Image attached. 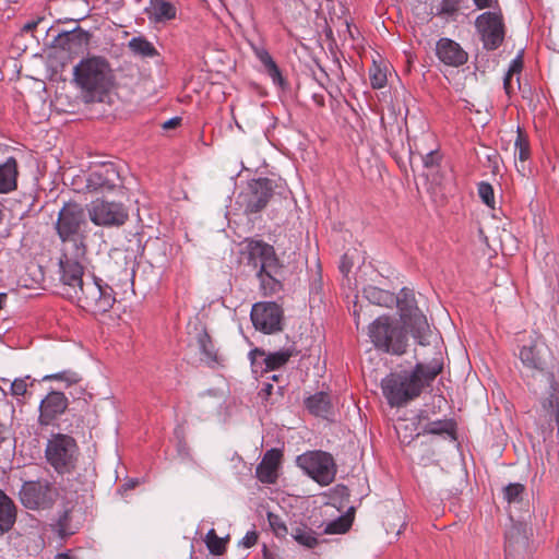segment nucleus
I'll list each match as a JSON object with an SVG mask.
<instances>
[{
  "mask_svg": "<svg viewBox=\"0 0 559 559\" xmlns=\"http://www.w3.org/2000/svg\"><path fill=\"white\" fill-rule=\"evenodd\" d=\"M3 440H4V427L0 423V444L3 442Z\"/></svg>",
  "mask_w": 559,
  "mask_h": 559,
  "instance_id": "56",
  "label": "nucleus"
},
{
  "mask_svg": "<svg viewBox=\"0 0 559 559\" xmlns=\"http://www.w3.org/2000/svg\"><path fill=\"white\" fill-rule=\"evenodd\" d=\"M86 227L87 219L82 205L69 202L61 207L55 224L62 242L59 267L75 273L80 269V261H86Z\"/></svg>",
  "mask_w": 559,
  "mask_h": 559,
  "instance_id": "2",
  "label": "nucleus"
},
{
  "mask_svg": "<svg viewBox=\"0 0 559 559\" xmlns=\"http://www.w3.org/2000/svg\"><path fill=\"white\" fill-rule=\"evenodd\" d=\"M128 48L133 55L141 58H154L159 55L154 45L144 36L132 37L128 43Z\"/></svg>",
  "mask_w": 559,
  "mask_h": 559,
  "instance_id": "30",
  "label": "nucleus"
},
{
  "mask_svg": "<svg viewBox=\"0 0 559 559\" xmlns=\"http://www.w3.org/2000/svg\"><path fill=\"white\" fill-rule=\"evenodd\" d=\"M298 352L294 347L281 349L274 353L266 354L264 349L254 348L250 352V358L252 362L257 359V357H260L263 359V362L265 365V370H276L284 365L287 364V361L290 359V357L297 355Z\"/></svg>",
  "mask_w": 559,
  "mask_h": 559,
  "instance_id": "21",
  "label": "nucleus"
},
{
  "mask_svg": "<svg viewBox=\"0 0 559 559\" xmlns=\"http://www.w3.org/2000/svg\"><path fill=\"white\" fill-rule=\"evenodd\" d=\"M438 59L449 67H461L467 62L468 53L453 39L442 37L436 44Z\"/></svg>",
  "mask_w": 559,
  "mask_h": 559,
  "instance_id": "19",
  "label": "nucleus"
},
{
  "mask_svg": "<svg viewBox=\"0 0 559 559\" xmlns=\"http://www.w3.org/2000/svg\"><path fill=\"white\" fill-rule=\"evenodd\" d=\"M198 344L203 355V360H205L206 364L212 365L218 362L217 350L206 331H201L198 334Z\"/></svg>",
  "mask_w": 559,
  "mask_h": 559,
  "instance_id": "32",
  "label": "nucleus"
},
{
  "mask_svg": "<svg viewBox=\"0 0 559 559\" xmlns=\"http://www.w3.org/2000/svg\"><path fill=\"white\" fill-rule=\"evenodd\" d=\"M523 68V59H522V52H520L510 63L509 70L503 79V86L506 90V93L510 95L512 93L511 88V81L513 74H519Z\"/></svg>",
  "mask_w": 559,
  "mask_h": 559,
  "instance_id": "38",
  "label": "nucleus"
},
{
  "mask_svg": "<svg viewBox=\"0 0 559 559\" xmlns=\"http://www.w3.org/2000/svg\"><path fill=\"white\" fill-rule=\"evenodd\" d=\"M41 380L43 381H52V380L62 381L67 384V386H69V385L79 383L82 380V378L78 372H75L73 370H63V371H60L57 373L44 376Z\"/></svg>",
  "mask_w": 559,
  "mask_h": 559,
  "instance_id": "36",
  "label": "nucleus"
},
{
  "mask_svg": "<svg viewBox=\"0 0 559 559\" xmlns=\"http://www.w3.org/2000/svg\"><path fill=\"white\" fill-rule=\"evenodd\" d=\"M525 487L520 483H511L503 488V498L509 503H520L523 499Z\"/></svg>",
  "mask_w": 559,
  "mask_h": 559,
  "instance_id": "37",
  "label": "nucleus"
},
{
  "mask_svg": "<svg viewBox=\"0 0 559 559\" xmlns=\"http://www.w3.org/2000/svg\"><path fill=\"white\" fill-rule=\"evenodd\" d=\"M307 409L318 417L328 418L331 414L332 404L330 395L325 392H317L305 401Z\"/></svg>",
  "mask_w": 559,
  "mask_h": 559,
  "instance_id": "27",
  "label": "nucleus"
},
{
  "mask_svg": "<svg viewBox=\"0 0 559 559\" xmlns=\"http://www.w3.org/2000/svg\"><path fill=\"white\" fill-rule=\"evenodd\" d=\"M90 219L97 226H121L128 219V211L122 203L96 200L87 209Z\"/></svg>",
  "mask_w": 559,
  "mask_h": 559,
  "instance_id": "15",
  "label": "nucleus"
},
{
  "mask_svg": "<svg viewBox=\"0 0 559 559\" xmlns=\"http://www.w3.org/2000/svg\"><path fill=\"white\" fill-rule=\"evenodd\" d=\"M272 389H273V385H272V384H270V383H267V384L265 385L264 391H265L267 394H271Z\"/></svg>",
  "mask_w": 559,
  "mask_h": 559,
  "instance_id": "58",
  "label": "nucleus"
},
{
  "mask_svg": "<svg viewBox=\"0 0 559 559\" xmlns=\"http://www.w3.org/2000/svg\"><path fill=\"white\" fill-rule=\"evenodd\" d=\"M456 11V4L451 0H443L441 3V12L452 14Z\"/></svg>",
  "mask_w": 559,
  "mask_h": 559,
  "instance_id": "47",
  "label": "nucleus"
},
{
  "mask_svg": "<svg viewBox=\"0 0 559 559\" xmlns=\"http://www.w3.org/2000/svg\"><path fill=\"white\" fill-rule=\"evenodd\" d=\"M228 536L218 537L215 530L211 528L205 535V545L212 555L221 556L226 551Z\"/></svg>",
  "mask_w": 559,
  "mask_h": 559,
  "instance_id": "34",
  "label": "nucleus"
},
{
  "mask_svg": "<svg viewBox=\"0 0 559 559\" xmlns=\"http://www.w3.org/2000/svg\"><path fill=\"white\" fill-rule=\"evenodd\" d=\"M41 19L28 21L21 27V31L23 33H29L37 27Z\"/></svg>",
  "mask_w": 559,
  "mask_h": 559,
  "instance_id": "50",
  "label": "nucleus"
},
{
  "mask_svg": "<svg viewBox=\"0 0 559 559\" xmlns=\"http://www.w3.org/2000/svg\"><path fill=\"white\" fill-rule=\"evenodd\" d=\"M478 9L495 8L498 0H473Z\"/></svg>",
  "mask_w": 559,
  "mask_h": 559,
  "instance_id": "48",
  "label": "nucleus"
},
{
  "mask_svg": "<svg viewBox=\"0 0 559 559\" xmlns=\"http://www.w3.org/2000/svg\"><path fill=\"white\" fill-rule=\"evenodd\" d=\"M73 75L88 102L103 100L112 84L110 66L103 57L94 56L81 60L74 67Z\"/></svg>",
  "mask_w": 559,
  "mask_h": 559,
  "instance_id": "5",
  "label": "nucleus"
},
{
  "mask_svg": "<svg viewBox=\"0 0 559 559\" xmlns=\"http://www.w3.org/2000/svg\"><path fill=\"white\" fill-rule=\"evenodd\" d=\"M21 503L28 510H48L58 498V490L47 479L24 481L19 490Z\"/></svg>",
  "mask_w": 559,
  "mask_h": 559,
  "instance_id": "10",
  "label": "nucleus"
},
{
  "mask_svg": "<svg viewBox=\"0 0 559 559\" xmlns=\"http://www.w3.org/2000/svg\"><path fill=\"white\" fill-rule=\"evenodd\" d=\"M247 264L257 271L264 296L278 294L283 289V266L271 245L262 240H250L247 245Z\"/></svg>",
  "mask_w": 559,
  "mask_h": 559,
  "instance_id": "4",
  "label": "nucleus"
},
{
  "mask_svg": "<svg viewBox=\"0 0 559 559\" xmlns=\"http://www.w3.org/2000/svg\"><path fill=\"white\" fill-rule=\"evenodd\" d=\"M350 526V522L344 516H340L338 519L331 521L324 528L326 534H343Z\"/></svg>",
  "mask_w": 559,
  "mask_h": 559,
  "instance_id": "41",
  "label": "nucleus"
},
{
  "mask_svg": "<svg viewBox=\"0 0 559 559\" xmlns=\"http://www.w3.org/2000/svg\"><path fill=\"white\" fill-rule=\"evenodd\" d=\"M282 453L277 449L267 450L261 461V463L257 466L255 473L257 477L265 484H273L277 478V466L281 461Z\"/></svg>",
  "mask_w": 559,
  "mask_h": 559,
  "instance_id": "22",
  "label": "nucleus"
},
{
  "mask_svg": "<svg viewBox=\"0 0 559 559\" xmlns=\"http://www.w3.org/2000/svg\"><path fill=\"white\" fill-rule=\"evenodd\" d=\"M144 13L153 24H165L177 15L176 5L169 0H150Z\"/></svg>",
  "mask_w": 559,
  "mask_h": 559,
  "instance_id": "20",
  "label": "nucleus"
},
{
  "mask_svg": "<svg viewBox=\"0 0 559 559\" xmlns=\"http://www.w3.org/2000/svg\"><path fill=\"white\" fill-rule=\"evenodd\" d=\"M455 428L456 425L452 419L430 420L421 426V430H419L417 435H447L455 439Z\"/></svg>",
  "mask_w": 559,
  "mask_h": 559,
  "instance_id": "28",
  "label": "nucleus"
},
{
  "mask_svg": "<svg viewBox=\"0 0 559 559\" xmlns=\"http://www.w3.org/2000/svg\"><path fill=\"white\" fill-rule=\"evenodd\" d=\"M121 185L119 171L112 164L92 170L86 178V188L93 192L111 191Z\"/></svg>",
  "mask_w": 559,
  "mask_h": 559,
  "instance_id": "18",
  "label": "nucleus"
},
{
  "mask_svg": "<svg viewBox=\"0 0 559 559\" xmlns=\"http://www.w3.org/2000/svg\"><path fill=\"white\" fill-rule=\"evenodd\" d=\"M29 377L25 378H17L10 384L11 394L15 397L24 396L27 391V379Z\"/></svg>",
  "mask_w": 559,
  "mask_h": 559,
  "instance_id": "43",
  "label": "nucleus"
},
{
  "mask_svg": "<svg viewBox=\"0 0 559 559\" xmlns=\"http://www.w3.org/2000/svg\"><path fill=\"white\" fill-rule=\"evenodd\" d=\"M16 521V507L13 500L0 489V535L8 533Z\"/></svg>",
  "mask_w": 559,
  "mask_h": 559,
  "instance_id": "26",
  "label": "nucleus"
},
{
  "mask_svg": "<svg viewBox=\"0 0 559 559\" xmlns=\"http://www.w3.org/2000/svg\"><path fill=\"white\" fill-rule=\"evenodd\" d=\"M180 122H181V118H179V117L170 118L163 123V129H165V130L174 129V128L178 127L180 124Z\"/></svg>",
  "mask_w": 559,
  "mask_h": 559,
  "instance_id": "51",
  "label": "nucleus"
},
{
  "mask_svg": "<svg viewBox=\"0 0 559 559\" xmlns=\"http://www.w3.org/2000/svg\"><path fill=\"white\" fill-rule=\"evenodd\" d=\"M352 264L353 263L349 261L348 253H345L340 265L341 272L343 274H347L350 271Z\"/></svg>",
  "mask_w": 559,
  "mask_h": 559,
  "instance_id": "49",
  "label": "nucleus"
},
{
  "mask_svg": "<svg viewBox=\"0 0 559 559\" xmlns=\"http://www.w3.org/2000/svg\"><path fill=\"white\" fill-rule=\"evenodd\" d=\"M416 356H423L424 358H426L427 354H426V353L418 354V353L416 352Z\"/></svg>",
  "mask_w": 559,
  "mask_h": 559,
  "instance_id": "59",
  "label": "nucleus"
},
{
  "mask_svg": "<svg viewBox=\"0 0 559 559\" xmlns=\"http://www.w3.org/2000/svg\"><path fill=\"white\" fill-rule=\"evenodd\" d=\"M416 419H417V425H418L419 430H421V426L425 423L430 421L427 411H419V413L416 416Z\"/></svg>",
  "mask_w": 559,
  "mask_h": 559,
  "instance_id": "52",
  "label": "nucleus"
},
{
  "mask_svg": "<svg viewBox=\"0 0 559 559\" xmlns=\"http://www.w3.org/2000/svg\"><path fill=\"white\" fill-rule=\"evenodd\" d=\"M273 194V182L269 178H259L249 185V192L245 194V212L258 213L264 209Z\"/></svg>",
  "mask_w": 559,
  "mask_h": 559,
  "instance_id": "16",
  "label": "nucleus"
},
{
  "mask_svg": "<svg viewBox=\"0 0 559 559\" xmlns=\"http://www.w3.org/2000/svg\"><path fill=\"white\" fill-rule=\"evenodd\" d=\"M250 317L253 326L265 334H273L283 329L284 311L275 301L255 302Z\"/></svg>",
  "mask_w": 559,
  "mask_h": 559,
  "instance_id": "14",
  "label": "nucleus"
},
{
  "mask_svg": "<svg viewBox=\"0 0 559 559\" xmlns=\"http://www.w3.org/2000/svg\"><path fill=\"white\" fill-rule=\"evenodd\" d=\"M55 530L58 533V535L62 538L73 535L75 533L76 527H74L71 524V516L69 510H64L62 513L59 514V518L55 525Z\"/></svg>",
  "mask_w": 559,
  "mask_h": 559,
  "instance_id": "35",
  "label": "nucleus"
},
{
  "mask_svg": "<svg viewBox=\"0 0 559 559\" xmlns=\"http://www.w3.org/2000/svg\"><path fill=\"white\" fill-rule=\"evenodd\" d=\"M272 379H273V380H275V381H277L278 376L274 374V376L272 377Z\"/></svg>",
  "mask_w": 559,
  "mask_h": 559,
  "instance_id": "60",
  "label": "nucleus"
},
{
  "mask_svg": "<svg viewBox=\"0 0 559 559\" xmlns=\"http://www.w3.org/2000/svg\"><path fill=\"white\" fill-rule=\"evenodd\" d=\"M8 295L5 293H0V310L4 307Z\"/></svg>",
  "mask_w": 559,
  "mask_h": 559,
  "instance_id": "55",
  "label": "nucleus"
},
{
  "mask_svg": "<svg viewBox=\"0 0 559 559\" xmlns=\"http://www.w3.org/2000/svg\"><path fill=\"white\" fill-rule=\"evenodd\" d=\"M263 557H264V559H275V558L273 557V555H272V554H270V552L266 550V547H264V550H263Z\"/></svg>",
  "mask_w": 559,
  "mask_h": 559,
  "instance_id": "57",
  "label": "nucleus"
},
{
  "mask_svg": "<svg viewBox=\"0 0 559 559\" xmlns=\"http://www.w3.org/2000/svg\"><path fill=\"white\" fill-rule=\"evenodd\" d=\"M420 158L424 164V167L426 168H435L436 166H438L440 159L437 151H430L425 155H420Z\"/></svg>",
  "mask_w": 559,
  "mask_h": 559,
  "instance_id": "45",
  "label": "nucleus"
},
{
  "mask_svg": "<svg viewBox=\"0 0 559 559\" xmlns=\"http://www.w3.org/2000/svg\"><path fill=\"white\" fill-rule=\"evenodd\" d=\"M258 542V533L255 531H249L238 543L243 548H251Z\"/></svg>",
  "mask_w": 559,
  "mask_h": 559,
  "instance_id": "46",
  "label": "nucleus"
},
{
  "mask_svg": "<svg viewBox=\"0 0 559 559\" xmlns=\"http://www.w3.org/2000/svg\"><path fill=\"white\" fill-rule=\"evenodd\" d=\"M17 160L10 156L0 164V194H8L17 188Z\"/></svg>",
  "mask_w": 559,
  "mask_h": 559,
  "instance_id": "25",
  "label": "nucleus"
},
{
  "mask_svg": "<svg viewBox=\"0 0 559 559\" xmlns=\"http://www.w3.org/2000/svg\"><path fill=\"white\" fill-rule=\"evenodd\" d=\"M297 465L321 486L330 485L336 475L333 456L324 451H309L296 459Z\"/></svg>",
  "mask_w": 559,
  "mask_h": 559,
  "instance_id": "9",
  "label": "nucleus"
},
{
  "mask_svg": "<svg viewBox=\"0 0 559 559\" xmlns=\"http://www.w3.org/2000/svg\"><path fill=\"white\" fill-rule=\"evenodd\" d=\"M68 397L60 391L49 392L39 404L38 423L40 426H50L67 411Z\"/></svg>",
  "mask_w": 559,
  "mask_h": 559,
  "instance_id": "17",
  "label": "nucleus"
},
{
  "mask_svg": "<svg viewBox=\"0 0 559 559\" xmlns=\"http://www.w3.org/2000/svg\"><path fill=\"white\" fill-rule=\"evenodd\" d=\"M79 448L73 437L56 433L47 442L45 456L58 474H67L74 469Z\"/></svg>",
  "mask_w": 559,
  "mask_h": 559,
  "instance_id": "8",
  "label": "nucleus"
},
{
  "mask_svg": "<svg viewBox=\"0 0 559 559\" xmlns=\"http://www.w3.org/2000/svg\"><path fill=\"white\" fill-rule=\"evenodd\" d=\"M84 262L80 261V269L75 273L66 267H59L60 294L78 302L88 312L105 313L116 301L114 290L106 284L102 285V281L95 277L84 280Z\"/></svg>",
  "mask_w": 559,
  "mask_h": 559,
  "instance_id": "3",
  "label": "nucleus"
},
{
  "mask_svg": "<svg viewBox=\"0 0 559 559\" xmlns=\"http://www.w3.org/2000/svg\"><path fill=\"white\" fill-rule=\"evenodd\" d=\"M90 37L91 35L88 32L82 29L81 27H76L72 31L59 34L56 38V41L57 46L60 48L70 52H75L88 45Z\"/></svg>",
  "mask_w": 559,
  "mask_h": 559,
  "instance_id": "23",
  "label": "nucleus"
},
{
  "mask_svg": "<svg viewBox=\"0 0 559 559\" xmlns=\"http://www.w3.org/2000/svg\"><path fill=\"white\" fill-rule=\"evenodd\" d=\"M290 535L298 544L308 548H313L318 544L314 532L306 526L294 527Z\"/></svg>",
  "mask_w": 559,
  "mask_h": 559,
  "instance_id": "33",
  "label": "nucleus"
},
{
  "mask_svg": "<svg viewBox=\"0 0 559 559\" xmlns=\"http://www.w3.org/2000/svg\"><path fill=\"white\" fill-rule=\"evenodd\" d=\"M138 485H139V479L131 478L121 486V489L124 491L131 490V489L135 488Z\"/></svg>",
  "mask_w": 559,
  "mask_h": 559,
  "instance_id": "53",
  "label": "nucleus"
},
{
  "mask_svg": "<svg viewBox=\"0 0 559 559\" xmlns=\"http://www.w3.org/2000/svg\"><path fill=\"white\" fill-rule=\"evenodd\" d=\"M519 357L526 368L543 372L547 369L551 352L544 337L533 332L520 348Z\"/></svg>",
  "mask_w": 559,
  "mask_h": 559,
  "instance_id": "13",
  "label": "nucleus"
},
{
  "mask_svg": "<svg viewBox=\"0 0 559 559\" xmlns=\"http://www.w3.org/2000/svg\"><path fill=\"white\" fill-rule=\"evenodd\" d=\"M515 153L521 162H525L530 157V145L523 134L518 131V135L514 142Z\"/></svg>",
  "mask_w": 559,
  "mask_h": 559,
  "instance_id": "42",
  "label": "nucleus"
},
{
  "mask_svg": "<svg viewBox=\"0 0 559 559\" xmlns=\"http://www.w3.org/2000/svg\"><path fill=\"white\" fill-rule=\"evenodd\" d=\"M527 538L522 533L521 527L518 525H513L506 533V542H504V552L506 559H509L513 552L523 549L526 547Z\"/></svg>",
  "mask_w": 559,
  "mask_h": 559,
  "instance_id": "29",
  "label": "nucleus"
},
{
  "mask_svg": "<svg viewBox=\"0 0 559 559\" xmlns=\"http://www.w3.org/2000/svg\"><path fill=\"white\" fill-rule=\"evenodd\" d=\"M442 348L443 346L429 347L431 358L428 362L418 361L412 370L391 372L382 379V393L391 407H401L417 399L442 372Z\"/></svg>",
  "mask_w": 559,
  "mask_h": 559,
  "instance_id": "1",
  "label": "nucleus"
},
{
  "mask_svg": "<svg viewBox=\"0 0 559 559\" xmlns=\"http://www.w3.org/2000/svg\"><path fill=\"white\" fill-rule=\"evenodd\" d=\"M549 389L539 400L537 408L540 428L544 433L551 435L557 426L559 437V384L554 373H548Z\"/></svg>",
  "mask_w": 559,
  "mask_h": 559,
  "instance_id": "11",
  "label": "nucleus"
},
{
  "mask_svg": "<svg viewBox=\"0 0 559 559\" xmlns=\"http://www.w3.org/2000/svg\"><path fill=\"white\" fill-rule=\"evenodd\" d=\"M368 336L381 352L401 356L406 352L408 336L405 328L389 316H380L368 326Z\"/></svg>",
  "mask_w": 559,
  "mask_h": 559,
  "instance_id": "7",
  "label": "nucleus"
},
{
  "mask_svg": "<svg viewBox=\"0 0 559 559\" xmlns=\"http://www.w3.org/2000/svg\"><path fill=\"white\" fill-rule=\"evenodd\" d=\"M475 27L487 50L497 49L504 39V24L500 10L487 11L476 17Z\"/></svg>",
  "mask_w": 559,
  "mask_h": 559,
  "instance_id": "12",
  "label": "nucleus"
},
{
  "mask_svg": "<svg viewBox=\"0 0 559 559\" xmlns=\"http://www.w3.org/2000/svg\"><path fill=\"white\" fill-rule=\"evenodd\" d=\"M370 82L373 88H382L386 83V75L379 69L370 73Z\"/></svg>",
  "mask_w": 559,
  "mask_h": 559,
  "instance_id": "44",
  "label": "nucleus"
},
{
  "mask_svg": "<svg viewBox=\"0 0 559 559\" xmlns=\"http://www.w3.org/2000/svg\"><path fill=\"white\" fill-rule=\"evenodd\" d=\"M267 521L277 537H285L288 534V528L280 515L269 512Z\"/></svg>",
  "mask_w": 559,
  "mask_h": 559,
  "instance_id": "40",
  "label": "nucleus"
},
{
  "mask_svg": "<svg viewBox=\"0 0 559 559\" xmlns=\"http://www.w3.org/2000/svg\"><path fill=\"white\" fill-rule=\"evenodd\" d=\"M394 304L397 305L401 319L409 328L411 334L418 345L424 348L443 346L441 336L430 329L427 318L418 309L412 290L402 288L400 294L395 296Z\"/></svg>",
  "mask_w": 559,
  "mask_h": 559,
  "instance_id": "6",
  "label": "nucleus"
},
{
  "mask_svg": "<svg viewBox=\"0 0 559 559\" xmlns=\"http://www.w3.org/2000/svg\"><path fill=\"white\" fill-rule=\"evenodd\" d=\"M251 47L257 59L262 63L264 72L271 78L273 84L284 88L286 86V82L270 52L263 46L251 45Z\"/></svg>",
  "mask_w": 559,
  "mask_h": 559,
  "instance_id": "24",
  "label": "nucleus"
},
{
  "mask_svg": "<svg viewBox=\"0 0 559 559\" xmlns=\"http://www.w3.org/2000/svg\"><path fill=\"white\" fill-rule=\"evenodd\" d=\"M477 191L481 201L487 206L495 209V193L492 186L489 182L481 181L478 183Z\"/></svg>",
  "mask_w": 559,
  "mask_h": 559,
  "instance_id": "39",
  "label": "nucleus"
},
{
  "mask_svg": "<svg viewBox=\"0 0 559 559\" xmlns=\"http://www.w3.org/2000/svg\"><path fill=\"white\" fill-rule=\"evenodd\" d=\"M55 559H78L76 557L70 555L69 552L58 554Z\"/></svg>",
  "mask_w": 559,
  "mask_h": 559,
  "instance_id": "54",
  "label": "nucleus"
},
{
  "mask_svg": "<svg viewBox=\"0 0 559 559\" xmlns=\"http://www.w3.org/2000/svg\"><path fill=\"white\" fill-rule=\"evenodd\" d=\"M364 297L373 305L390 307L395 302V296L388 290L376 286H367L364 288Z\"/></svg>",
  "mask_w": 559,
  "mask_h": 559,
  "instance_id": "31",
  "label": "nucleus"
}]
</instances>
